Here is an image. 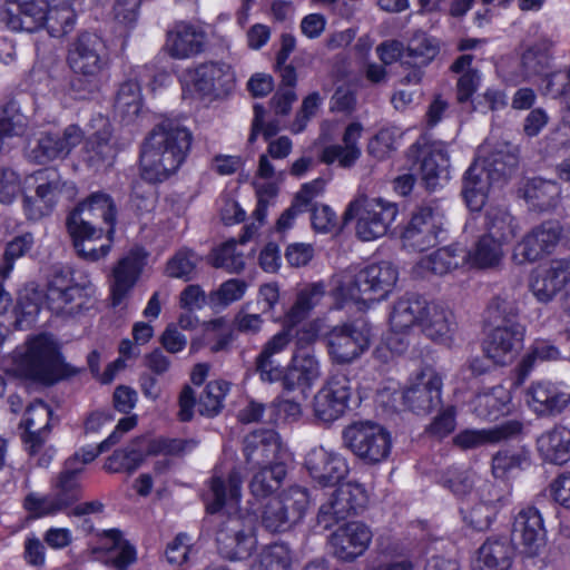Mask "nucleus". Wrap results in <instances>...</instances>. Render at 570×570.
I'll use <instances>...</instances> for the list:
<instances>
[{
  "mask_svg": "<svg viewBox=\"0 0 570 570\" xmlns=\"http://www.w3.org/2000/svg\"><path fill=\"white\" fill-rule=\"evenodd\" d=\"M344 445L366 464H379L387 459L392 449L390 432L382 425L355 422L343 431Z\"/></svg>",
  "mask_w": 570,
  "mask_h": 570,
  "instance_id": "9d476101",
  "label": "nucleus"
},
{
  "mask_svg": "<svg viewBox=\"0 0 570 570\" xmlns=\"http://www.w3.org/2000/svg\"><path fill=\"white\" fill-rule=\"evenodd\" d=\"M515 548L508 537L488 538L478 549L474 570H509Z\"/></svg>",
  "mask_w": 570,
  "mask_h": 570,
  "instance_id": "f704fd0d",
  "label": "nucleus"
},
{
  "mask_svg": "<svg viewBox=\"0 0 570 570\" xmlns=\"http://www.w3.org/2000/svg\"><path fill=\"white\" fill-rule=\"evenodd\" d=\"M525 402L538 415H557L570 404V390L562 383L537 381L527 389Z\"/></svg>",
  "mask_w": 570,
  "mask_h": 570,
  "instance_id": "5701e85b",
  "label": "nucleus"
},
{
  "mask_svg": "<svg viewBox=\"0 0 570 570\" xmlns=\"http://www.w3.org/2000/svg\"><path fill=\"white\" fill-rule=\"evenodd\" d=\"M202 257L194 250L181 248L166 264V274L169 277L191 281L197 274V266Z\"/></svg>",
  "mask_w": 570,
  "mask_h": 570,
  "instance_id": "6e6d98bb",
  "label": "nucleus"
},
{
  "mask_svg": "<svg viewBox=\"0 0 570 570\" xmlns=\"http://www.w3.org/2000/svg\"><path fill=\"white\" fill-rule=\"evenodd\" d=\"M371 326L364 320H354L333 326L325 335L330 360L336 364H350L370 347Z\"/></svg>",
  "mask_w": 570,
  "mask_h": 570,
  "instance_id": "9b49d317",
  "label": "nucleus"
},
{
  "mask_svg": "<svg viewBox=\"0 0 570 570\" xmlns=\"http://www.w3.org/2000/svg\"><path fill=\"white\" fill-rule=\"evenodd\" d=\"M212 264L228 273H240L245 268V256L237 250L235 239H229L213 250Z\"/></svg>",
  "mask_w": 570,
  "mask_h": 570,
  "instance_id": "69168bd1",
  "label": "nucleus"
},
{
  "mask_svg": "<svg viewBox=\"0 0 570 570\" xmlns=\"http://www.w3.org/2000/svg\"><path fill=\"white\" fill-rule=\"evenodd\" d=\"M256 518L250 514H234L220 522L216 532L218 552L229 560L249 557L256 547Z\"/></svg>",
  "mask_w": 570,
  "mask_h": 570,
  "instance_id": "f8f14e48",
  "label": "nucleus"
},
{
  "mask_svg": "<svg viewBox=\"0 0 570 570\" xmlns=\"http://www.w3.org/2000/svg\"><path fill=\"white\" fill-rule=\"evenodd\" d=\"M48 0H9L6 22L14 31L33 32L46 24Z\"/></svg>",
  "mask_w": 570,
  "mask_h": 570,
  "instance_id": "7c9ffc66",
  "label": "nucleus"
},
{
  "mask_svg": "<svg viewBox=\"0 0 570 570\" xmlns=\"http://www.w3.org/2000/svg\"><path fill=\"white\" fill-rule=\"evenodd\" d=\"M487 229L488 236L504 243L515 237L519 224L507 209L491 208L487 212Z\"/></svg>",
  "mask_w": 570,
  "mask_h": 570,
  "instance_id": "864d4df0",
  "label": "nucleus"
},
{
  "mask_svg": "<svg viewBox=\"0 0 570 570\" xmlns=\"http://www.w3.org/2000/svg\"><path fill=\"white\" fill-rule=\"evenodd\" d=\"M472 55H462L456 58L451 66V70L460 75L456 81V97L459 102L470 100L481 82L480 71L472 68Z\"/></svg>",
  "mask_w": 570,
  "mask_h": 570,
  "instance_id": "49530a36",
  "label": "nucleus"
},
{
  "mask_svg": "<svg viewBox=\"0 0 570 570\" xmlns=\"http://www.w3.org/2000/svg\"><path fill=\"white\" fill-rule=\"evenodd\" d=\"M258 469L249 482V491L255 498H266L277 490L286 475L284 464L256 465Z\"/></svg>",
  "mask_w": 570,
  "mask_h": 570,
  "instance_id": "8fccbe9b",
  "label": "nucleus"
},
{
  "mask_svg": "<svg viewBox=\"0 0 570 570\" xmlns=\"http://www.w3.org/2000/svg\"><path fill=\"white\" fill-rule=\"evenodd\" d=\"M67 65L73 73L71 90L85 98L98 89L102 72L108 67V52L104 40L96 33H80L69 43Z\"/></svg>",
  "mask_w": 570,
  "mask_h": 570,
  "instance_id": "20e7f679",
  "label": "nucleus"
},
{
  "mask_svg": "<svg viewBox=\"0 0 570 570\" xmlns=\"http://www.w3.org/2000/svg\"><path fill=\"white\" fill-rule=\"evenodd\" d=\"M243 453L250 466L284 464L286 449L274 430H257L245 436Z\"/></svg>",
  "mask_w": 570,
  "mask_h": 570,
  "instance_id": "aec40b11",
  "label": "nucleus"
},
{
  "mask_svg": "<svg viewBox=\"0 0 570 570\" xmlns=\"http://www.w3.org/2000/svg\"><path fill=\"white\" fill-rule=\"evenodd\" d=\"M13 360L21 374L43 384H53L69 375L57 343L48 334L29 338L14 351Z\"/></svg>",
  "mask_w": 570,
  "mask_h": 570,
  "instance_id": "39448f33",
  "label": "nucleus"
},
{
  "mask_svg": "<svg viewBox=\"0 0 570 570\" xmlns=\"http://www.w3.org/2000/svg\"><path fill=\"white\" fill-rule=\"evenodd\" d=\"M229 390V384L225 381L209 382L198 401V411L202 415L214 416L223 407V401Z\"/></svg>",
  "mask_w": 570,
  "mask_h": 570,
  "instance_id": "338daca9",
  "label": "nucleus"
},
{
  "mask_svg": "<svg viewBox=\"0 0 570 570\" xmlns=\"http://www.w3.org/2000/svg\"><path fill=\"white\" fill-rule=\"evenodd\" d=\"M95 122L98 129L86 141V161L95 168L110 166L117 154L111 142V125L104 117L97 118Z\"/></svg>",
  "mask_w": 570,
  "mask_h": 570,
  "instance_id": "58836bf2",
  "label": "nucleus"
},
{
  "mask_svg": "<svg viewBox=\"0 0 570 570\" xmlns=\"http://www.w3.org/2000/svg\"><path fill=\"white\" fill-rule=\"evenodd\" d=\"M549 65L550 55L546 42L534 43L523 52L521 58V69L527 79L547 75Z\"/></svg>",
  "mask_w": 570,
  "mask_h": 570,
  "instance_id": "680f3d73",
  "label": "nucleus"
},
{
  "mask_svg": "<svg viewBox=\"0 0 570 570\" xmlns=\"http://www.w3.org/2000/svg\"><path fill=\"white\" fill-rule=\"evenodd\" d=\"M538 450L543 459L554 464H563L570 459V430L556 426L538 439Z\"/></svg>",
  "mask_w": 570,
  "mask_h": 570,
  "instance_id": "a18cd8bd",
  "label": "nucleus"
},
{
  "mask_svg": "<svg viewBox=\"0 0 570 570\" xmlns=\"http://www.w3.org/2000/svg\"><path fill=\"white\" fill-rule=\"evenodd\" d=\"M79 216V219L88 222L89 224L99 225L98 220L101 219L106 225V236L112 240L115 234V224L117 217V207L112 197L102 191L90 194L85 200L69 214L67 218Z\"/></svg>",
  "mask_w": 570,
  "mask_h": 570,
  "instance_id": "c85d7f7f",
  "label": "nucleus"
},
{
  "mask_svg": "<svg viewBox=\"0 0 570 570\" xmlns=\"http://www.w3.org/2000/svg\"><path fill=\"white\" fill-rule=\"evenodd\" d=\"M425 299L420 296H406L397 299L390 313V325L395 333H407L420 327Z\"/></svg>",
  "mask_w": 570,
  "mask_h": 570,
  "instance_id": "c03bdc74",
  "label": "nucleus"
},
{
  "mask_svg": "<svg viewBox=\"0 0 570 570\" xmlns=\"http://www.w3.org/2000/svg\"><path fill=\"white\" fill-rule=\"evenodd\" d=\"M43 302H46V292L35 283L27 284L18 295L14 307L17 321L19 323L32 321L40 312Z\"/></svg>",
  "mask_w": 570,
  "mask_h": 570,
  "instance_id": "5fc2aeb1",
  "label": "nucleus"
},
{
  "mask_svg": "<svg viewBox=\"0 0 570 570\" xmlns=\"http://www.w3.org/2000/svg\"><path fill=\"white\" fill-rule=\"evenodd\" d=\"M455 321L453 313L443 304L425 301L424 313L420 328L429 338L448 343L451 341L455 331Z\"/></svg>",
  "mask_w": 570,
  "mask_h": 570,
  "instance_id": "4c0bfd02",
  "label": "nucleus"
},
{
  "mask_svg": "<svg viewBox=\"0 0 570 570\" xmlns=\"http://www.w3.org/2000/svg\"><path fill=\"white\" fill-rule=\"evenodd\" d=\"M416 165L421 179L429 189H435L450 178V160L442 144H433L420 149Z\"/></svg>",
  "mask_w": 570,
  "mask_h": 570,
  "instance_id": "72a5a7b5",
  "label": "nucleus"
},
{
  "mask_svg": "<svg viewBox=\"0 0 570 570\" xmlns=\"http://www.w3.org/2000/svg\"><path fill=\"white\" fill-rule=\"evenodd\" d=\"M205 31L191 23L178 22L168 32L167 50L175 59H188L204 51Z\"/></svg>",
  "mask_w": 570,
  "mask_h": 570,
  "instance_id": "473e14b6",
  "label": "nucleus"
},
{
  "mask_svg": "<svg viewBox=\"0 0 570 570\" xmlns=\"http://www.w3.org/2000/svg\"><path fill=\"white\" fill-rule=\"evenodd\" d=\"M405 52V58H409L405 60L406 63L422 67L435 58L439 47L434 39L420 32L410 39Z\"/></svg>",
  "mask_w": 570,
  "mask_h": 570,
  "instance_id": "bf43d9fd",
  "label": "nucleus"
},
{
  "mask_svg": "<svg viewBox=\"0 0 570 570\" xmlns=\"http://www.w3.org/2000/svg\"><path fill=\"white\" fill-rule=\"evenodd\" d=\"M517 165L518 155L510 144L482 145L478 150V158L463 177L462 194L470 209H481L490 186L504 180Z\"/></svg>",
  "mask_w": 570,
  "mask_h": 570,
  "instance_id": "f03ea898",
  "label": "nucleus"
},
{
  "mask_svg": "<svg viewBox=\"0 0 570 570\" xmlns=\"http://www.w3.org/2000/svg\"><path fill=\"white\" fill-rule=\"evenodd\" d=\"M308 504L309 497L305 488L289 487L262 505L261 524L271 533L286 532L303 519Z\"/></svg>",
  "mask_w": 570,
  "mask_h": 570,
  "instance_id": "1a4fd4ad",
  "label": "nucleus"
},
{
  "mask_svg": "<svg viewBox=\"0 0 570 570\" xmlns=\"http://www.w3.org/2000/svg\"><path fill=\"white\" fill-rule=\"evenodd\" d=\"M507 401V391L501 386H495L488 392L478 394L473 399V409L480 417L497 419L503 411Z\"/></svg>",
  "mask_w": 570,
  "mask_h": 570,
  "instance_id": "e2e57ef3",
  "label": "nucleus"
},
{
  "mask_svg": "<svg viewBox=\"0 0 570 570\" xmlns=\"http://www.w3.org/2000/svg\"><path fill=\"white\" fill-rule=\"evenodd\" d=\"M399 278L397 268L390 262L371 264L344 272L332 295L336 301L353 302L363 307L385 298Z\"/></svg>",
  "mask_w": 570,
  "mask_h": 570,
  "instance_id": "7ed1b4c3",
  "label": "nucleus"
},
{
  "mask_svg": "<svg viewBox=\"0 0 570 570\" xmlns=\"http://www.w3.org/2000/svg\"><path fill=\"white\" fill-rule=\"evenodd\" d=\"M468 261L466 250L458 245L441 247L422 257L414 267L417 276L445 275L463 266Z\"/></svg>",
  "mask_w": 570,
  "mask_h": 570,
  "instance_id": "c9c22d12",
  "label": "nucleus"
},
{
  "mask_svg": "<svg viewBox=\"0 0 570 570\" xmlns=\"http://www.w3.org/2000/svg\"><path fill=\"white\" fill-rule=\"evenodd\" d=\"M150 76L148 66H138L131 68L127 79L119 83L114 99V111L124 124H131L138 118L142 109L140 83Z\"/></svg>",
  "mask_w": 570,
  "mask_h": 570,
  "instance_id": "6ab92c4d",
  "label": "nucleus"
},
{
  "mask_svg": "<svg viewBox=\"0 0 570 570\" xmlns=\"http://www.w3.org/2000/svg\"><path fill=\"white\" fill-rule=\"evenodd\" d=\"M305 466L312 479L322 487L338 483L348 472L345 458L324 446H316L306 454Z\"/></svg>",
  "mask_w": 570,
  "mask_h": 570,
  "instance_id": "393cba45",
  "label": "nucleus"
},
{
  "mask_svg": "<svg viewBox=\"0 0 570 570\" xmlns=\"http://www.w3.org/2000/svg\"><path fill=\"white\" fill-rule=\"evenodd\" d=\"M362 131L363 126L360 122L350 124L343 134V144H334L323 148L321 161L326 165L337 163L342 168L353 167L362 155L358 146Z\"/></svg>",
  "mask_w": 570,
  "mask_h": 570,
  "instance_id": "e433bc0d",
  "label": "nucleus"
},
{
  "mask_svg": "<svg viewBox=\"0 0 570 570\" xmlns=\"http://www.w3.org/2000/svg\"><path fill=\"white\" fill-rule=\"evenodd\" d=\"M519 315L518 299L513 293H500L487 307V320L491 324L510 325Z\"/></svg>",
  "mask_w": 570,
  "mask_h": 570,
  "instance_id": "603ef678",
  "label": "nucleus"
},
{
  "mask_svg": "<svg viewBox=\"0 0 570 570\" xmlns=\"http://www.w3.org/2000/svg\"><path fill=\"white\" fill-rule=\"evenodd\" d=\"M83 140V131L77 125H69L63 132H46L30 150L29 158L37 164H46L63 158Z\"/></svg>",
  "mask_w": 570,
  "mask_h": 570,
  "instance_id": "a878e982",
  "label": "nucleus"
},
{
  "mask_svg": "<svg viewBox=\"0 0 570 570\" xmlns=\"http://www.w3.org/2000/svg\"><path fill=\"white\" fill-rule=\"evenodd\" d=\"M325 295L326 287L322 282L304 285L297 291L295 301L284 314V318L287 320V323L299 325L316 307L322 305Z\"/></svg>",
  "mask_w": 570,
  "mask_h": 570,
  "instance_id": "37998d69",
  "label": "nucleus"
},
{
  "mask_svg": "<svg viewBox=\"0 0 570 570\" xmlns=\"http://www.w3.org/2000/svg\"><path fill=\"white\" fill-rule=\"evenodd\" d=\"M146 257L144 248L134 247L112 268L110 292L114 306L121 304L137 283L146 265Z\"/></svg>",
  "mask_w": 570,
  "mask_h": 570,
  "instance_id": "b1692460",
  "label": "nucleus"
},
{
  "mask_svg": "<svg viewBox=\"0 0 570 570\" xmlns=\"http://www.w3.org/2000/svg\"><path fill=\"white\" fill-rule=\"evenodd\" d=\"M107 537L112 541L108 563L117 570H127L136 561L135 548L122 538L118 530H109Z\"/></svg>",
  "mask_w": 570,
  "mask_h": 570,
  "instance_id": "774afa93",
  "label": "nucleus"
},
{
  "mask_svg": "<svg viewBox=\"0 0 570 570\" xmlns=\"http://www.w3.org/2000/svg\"><path fill=\"white\" fill-rule=\"evenodd\" d=\"M29 129V118L21 112L17 100H9L1 109L0 135L4 137L23 136Z\"/></svg>",
  "mask_w": 570,
  "mask_h": 570,
  "instance_id": "13d9d810",
  "label": "nucleus"
},
{
  "mask_svg": "<svg viewBox=\"0 0 570 570\" xmlns=\"http://www.w3.org/2000/svg\"><path fill=\"white\" fill-rule=\"evenodd\" d=\"M367 503V492L357 482L341 484L320 508L317 521L324 528H331L341 520L357 514Z\"/></svg>",
  "mask_w": 570,
  "mask_h": 570,
  "instance_id": "2eb2a0df",
  "label": "nucleus"
},
{
  "mask_svg": "<svg viewBox=\"0 0 570 570\" xmlns=\"http://www.w3.org/2000/svg\"><path fill=\"white\" fill-rule=\"evenodd\" d=\"M68 233L72 238L73 246L78 255L88 262H97L106 257L111 248V242L106 236L107 243L96 245L106 235V229L96 224L79 219V216L67 218L66 222Z\"/></svg>",
  "mask_w": 570,
  "mask_h": 570,
  "instance_id": "412c9836",
  "label": "nucleus"
},
{
  "mask_svg": "<svg viewBox=\"0 0 570 570\" xmlns=\"http://www.w3.org/2000/svg\"><path fill=\"white\" fill-rule=\"evenodd\" d=\"M560 195V187L556 181L542 178L531 179L524 189L528 204L540 212L553 208Z\"/></svg>",
  "mask_w": 570,
  "mask_h": 570,
  "instance_id": "de8ad7c7",
  "label": "nucleus"
},
{
  "mask_svg": "<svg viewBox=\"0 0 570 570\" xmlns=\"http://www.w3.org/2000/svg\"><path fill=\"white\" fill-rule=\"evenodd\" d=\"M35 245V236L30 232L16 235L6 245L0 263V279H6L13 269L14 262L28 254Z\"/></svg>",
  "mask_w": 570,
  "mask_h": 570,
  "instance_id": "4d7b16f0",
  "label": "nucleus"
},
{
  "mask_svg": "<svg viewBox=\"0 0 570 570\" xmlns=\"http://www.w3.org/2000/svg\"><path fill=\"white\" fill-rule=\"evenodd\" d=\"M399 214L397 205L382 197L358 194L346 207L343 220H355V234L363 242L374 240L389 232Z\"/></svg>",
  "mask_w": 570,
  "mask_h": 570,
  "instance_id": "0eeeda50",
  "label": "nucleus"
},
{
  "mask_svg": "<svg viewBox=\"0 0 570 570\" xmlns=\"http://www.w3.org/2000/svg\"><path fill=\"white\" fill-rule=\"evenodd\" d=\"M291 550L285 543H274L262 550L250 570H288Z\"/></svg>",
  "mask_w": 570,
  "mask_h": 570,
  "instance_id": "052dcab7",
  "label": "nucleus"
},
{
  "mask_svg": "<svg viewBox=\"0 0 570 570\" xmlns=\"http://www.w3.org/2000/svg\"><path fill=\"white\" fill-rule=\"evenodd\" d=\"M28 189H33L35 196L24 194L22 207L30 220H39L52 213L60 198L72 199L76 196L73 183L65 180L53 168H43L26 178Z\"/></svg>",
  "mask_w": 570,
  "mask_h": 570,
  "instance_id": "423d86ee",
  "label": "nucleus"
},
{
  "mask_svg": "<svg viewBox=\"0 0 570 570\" xmlns=\"http://www.w3.org/2000/svg\"><path fill=\"white\" fill-rule=\"evenodd\" d=\"M561 234L562 227L554 220L543 222L533 227L514 246L513 261L522 265L550 255L559 244Z\"/></svg>",
  "mask_w": 570,
  "mask_h": 570,
  "instance_id": "f3484780",
  "label": "nucleus"
},
{
  "mask_svg": "<svg viewBox=\"0 0 570 570\" xmlns=\"http://www.w3.org/2000/svg\"><path fill=\"white\" fill-rule=\"evenodd\" d=\"M72 0H48V9H46V28L50 36L61 37L71 31L75 23V11L71 7Z\"/></svg>",
  "mask_w": 570,
  "mask_h": 570,
  "instance_id": "09e8293b",
  "label": "nucleus"
},
{
  "mask_svg": "<svg viewBox=\"0 0 570 570\" xmlns=\"http://www.w3.org/2000/svg\"><path fill=\"white\" fill-rule=\"evenodd\" d=\"M442 377L426 367L411 379L403 391L404 404L416 414H429L441 405Z\"/></svg>",
  "mask_w": 570,
  "mask_h": 570,
  "instance_id": "a211bd4d",
  "label": "nucleus"
},
{
  "mask_svg": "<svg viewBox=\"0 0 570 570\" xmlns=\"http://www.w3.org/2000/svg\"><path fill=\"white\" fill-rule=\"evenodd\" d=\"M50 417L51 410L42 401H35L27 407L21 424L27 432L26 443L30 455H36L41 449L48 433Z\"/></svg>",
  "mask_w": 570,
  "mask_h": 570,
  "instance_id": "79ce46f5",
  "label": "nucleus"
},
{
  "mask_svg": "<svg viewBox=\"0 0 570 570\" xmlns=\"http://www.w3.org/2000/svg\"><path fill=\"white\" fill-rule=\"evenodd\" d=\"M443 218V213L436 205L426 204L416 207L402 232L403 246L417 252L434 246L439 242Z\"/></svg>",
  "mask_w": 570,
  "mask_h": 570,
  "instance_id": "4468645a",
  "label": "nucleus"
},
{
  "mask_svg": "<svg viewBox=\"0 0 570 570\" xmlns=\"http://www.w3.org/2000/svg\"><path fill=\"white\" fill-rule=\"evenodd\" d=\"M80 473L81 464H79L77 459H68L63 464V469L52 481L51 494L56 499L61 511H65L80 499Z\"/></svg>",
  "mask_w": 570,
  "mask_h": 570,
  "instance_id": "a19ab883",
  "label": "nucleus"
},
{
  "mask_svg": "<svg viewBox=\"0 0 570 570\" xmlns=\"http://www.w3.org/2000/svg\"><path fill=\"white\" fill-rule=\"evenodd\" d=\"M351 394L352 386L348 376L341 372L332 374L314 396L315 417L324 423L336 421L345 413Z\"/></svg>",
  "mask_w": 570,
  "mask_h": 570,
  "instance_id": "dca6fc26",
  "label": "nucleus"
},
{
  "mask_svg": "<svg viewBox=\"0 0 570 570\" xmlns=\"http://www.w3.org/2000/svg\"><path fill=\"white\" fill-rule=\"evenodd\" d=\"M96 289L90 282L76 283L69 269H56L48 279L46 303L48 308L62 316H77L94 307Z\"/></svg>",
  "mask_w": 570,
  "mask_h": 570,
  "instance_id": "6e6552de",
  "label": "nucleus"
},
{
  "mask_svg": "<svg viewBox=\"0 0 570 570\" xmlns=\"http://www.w3.org/2000/svg\"><path fill=\"white\" fill-rule=\"evenodd\" d=\"M131 444L130 446L115 451L112 455L106 460L104 468L107 472H127L131 474L140 466L144 460V453L140 449L135 446L136 441Z\"/></svg>",
  "mask_w": 570,
  "mask_h": 570,
  "instance_id": "0e129e2a",
  "label": "nucleus"
},
{
  "mask_svg": "<svg viewBox=\"0 0 570 570\" xmlns=\"http://www.w3.org/2000/svg\"><path fill=\"white\" fill-rule=\"evenodd\" d=\"M524 327L519 323L497 325L484 341V352L500 365L511 363L522 347Z\"/></svg>",
  "mask_w": 570,
  "mask_h": 570,
  "instance_id": "bb28decb",
  "label": "nucleus"
},
{
  "mask_svg": "<svg viewBox=\"0 0 570 570\" xmlns=\"http://www.w3.org/2000/svg\"><path fill=\"white\" fill-rule=\"evenodd\" d=\"M243 476L237 469H233L226 478L214 475L207 494V510L210 513L219 511L224 505L238 504L242 497Z\"/></svg>",
  "mask_w": 570,
  "mask_h": 570,
  "instance_id": "ea45409f",
  "label": "nucleus"
},
{
  "mask_svg": "<svg viewBox=\"0 0 570 570\" xmlns=\"http://www.w3.org/2000/svg\"><path fill=\"white\" fill-rule=\"evenodd\" d=\"M513 535L528 556H537L544 546L546 530L543 519L534 507L522 509L513 522Z\"/></svg>",
  "mask_w": 570,
  "mask_h": 570,
  "instance_id": "2f4dec72",
  "label": "nucleus"
},
{
  "mask_svg": "<svg viewBox=\"0 0 570 570\" xmlns=\"http://www.w3.org/2000/svg\"><path fill=\"white\" fill-rule=\"evenodd\" d=\"M191 144V134L174 120H164L155 126L146 138L140 168L144 179L163 181L185 161Z\"/></svg>",
  "mask_w": 570,
  "mask_h": 570,
  "instance_id": "f257e3e1",
  "label": "nucleus"
},
{
  "mask_svg": "<svg viewBox=\"0 0 570 570\" xmlns=\"http://www.w3.org/2000/svg\"><path fill=\"white\" fill-rule=\"evenodd\" d=\"M568 282H570V262L554 259L533 271L530 288L538 301L546 303L551 301Z\"/></svg>",
  "mask_w": 570,
  "mask_h": 570,
  "instance_id": "cd10ccee",
  "label": "nucleus"
},
{
  "mask_svg": "<svg viewBox=\"0 0 570 570\" xmlns=\"http://www.w3.org/2000/svg\"><path fill=\"white\" fill-rule=\"evenodd\" d=\"M181 82L185 89L202 98H218L233 90L235 73L224 61H206L185 70Z\"/></svg>",
  "mask_w": 570,
  "mask_h": 570,
  "instance_id": "ddd939ff",
  "label": "nucleus"
},
{
  "mask_svg": "<svg viewBox=\"0 0 570 570\" xmlns=\"http://www.w3.org/2000/svg\"><path fill=\"white\" fill-rule=\"evenodd\" d=\"M466 263H470L472 266L480 268L497 266L503 257L502 243L484 235L475 243L471 250L466 252Z\"/></svg>",
  "mask_w": 570,
  "mask_h": 570,
  "instance_id": "3c124183",
  "label": "nucleus"
},
{
  "mask_svg": "<svg viewBox=\"0 0 570 570\" xmlns=\"http://www.w3.org/2000/svg\"><path fill=\"white\" fill-rule=\"evenodd\" d=\"M476 502L464 513V520L476 530H485L499 511L509 503L510 492L490 482L478 491Z\"/></svg>",
  "mask_w": 570,
  "mask_h": 570,
  "instance_id": "4be33fe9",
  "label": "nucleus"
},
{
  "mask_svg": "<svg viewBox=\"0 0 570 570\" xmlns=\"http://www.w3.org/2000/svg\"><path fill=\"white\" fill-rule=\"evenodd\" d=\"M371 540V530L361 522L346 523L331 537L334 554L343 561H352L362 556Z\"/></svg>",
  "mask_w": 570,
  "mask_h": 570,
  "instance_id": "c756f323",
  "label": "nucleus"
}]
</instances>
